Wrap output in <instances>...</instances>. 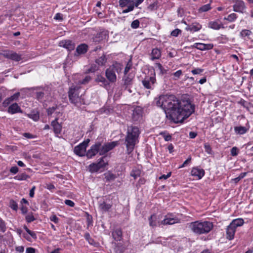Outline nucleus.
Here are the masks:
<instances>
[{
    "label": "nucleus",
    "instance_id": "obj_1",
    "mask_svg": "<svg viewBox=\"0 0 253 253\" xmlns=\"http://www.w3.org/2000/svg\"><path fill=\"white\" fill-rule=\"evenodd\" d=\"M164 111L166 118L175 124L182 123L195 111V105L189 100L179 99L172 94H163L154 100Z\"/></svg>",
    "mask_w": 253,
    "mask_h": 253
},
{
    "label": "nucleus",
    "instance_id": "obj_2",
    "mask_svg": "<svg viewBox=\"0 0 253 253\" xmlns=\"http://www.w3.org/2000/svg\"><path fill=\"white\" fill-rule=\"evenodd\" d=\"M140 133L141 131L138 126L133 125L127 126L125 143L128 154L133 151L135 145L139 142Z\"/></svg>",
    "mask_w": 253,
    "mask_h": 253
},
{
    "label": "nucleus",
    "instance_id": "obj_3",
    "mask_svg": "<svg viewBox=\"0 0 253 253\" xmlns=\"http://www.w3.org/2000/svg\"><path fill=\"white\" fill-rule=\"evenodd\" d=\"M81 87L79 85L72 84L69 88L68 95L70 103L79 108L85 104L84 99L82 95H80Z\"/></svg>",
    "mask_w": 253,
    "mask_h": 253
},
{
    "label": "nucleus",
    "instance_id": "obj_4",
    "mask_svg": "<svg viewBox=\"0 0 253 253\" xmlns=\"http://www.w3.org/2000/svg\"><path fill=\"white\" fill-rule=\"evenodd\" d=\"M189 227L195 234L201 235L209 233L213 228L211 221H196L190 223Z\"/></svg>",
    "mask_w": 253,
    "mask_h": 253
},
{
    "label": "nucleus",
    "instance_id": "obj_5",
    "mask_svg": "<svg viewBox=\"0 0 253 253\" xmlns=\"http://www.w3.org/2000/svg\"><path fill=\"white\" fill-rule=\"evenodd\" d=\"M90 142L89 139H87L83 142L75 147L74 149V153L79 157L85 156L86 148Z\"/></svg>",
    "mask_w": 253,
    "mask_h": 253
},
{
    "label": "nucleus",
    "instance_id": "obj_6",
    "mask_svg": "<svg viewBox=\"0 0 253 253\" xmlns=\"http://www.w3.org/2000/svg\"><path fill=\"white\" fill-rule=\"evenodd\" d=\"M100 141L97 140L95 142L94 144L92 145L89 149L86 151L85 156L88 159H92L97 154H100Z\"/></svg>",
    "mask_w": 253,
    "mask_h": 253
},
{
    "label": "nucleus",
    "instance_id": "obj_7",
    "mask_svg": "<svg viewBox=\"0 0 253 253\" xmlns=\"http://www.w3.org/2000/svg\"><path fill=\"white\" fill-rule=\"evenodd\" d=\"M100 156L105 155L109 151L113 149L116 146L119 145V142L117 141H113L111 142L105 143L103 144L102 141H100Z\"/></svg>",
    "mask_w": 253,
    "mask_h": 253
},
{
    "label": "nucleus",
    "instance_id": "obj_8",
    "mask_svg": "<svg viewBox=\"0 0 253 253\" xmlns=\"http://www.w3.org/2000/svg\"><path fill=\"white\" fill-rule=\"evenodd\" d=\"M143 112V109L140 106H136L134 108L131 119L134 124H137L142 120Z\"/></svg>",
    "mask_w": 253,
    "mask_h": 253
},
{
    "label": "nucleus",
    "instance_id": "obj_9",
    "mask_svg": "<svg viewBox=\"0 0 253 253\" xmlns=\"http://www.w3.org/2000/svg\"><path fill=\"white\" fill-rule=\"evenodd\" d=\"M155 73L151 77H146L142 82L143 86L147 89H153L154 87V84L156 83Z\"/></svg>",
    "mask_w": 253,
    "mask_h": 253
},
{
    "label": "nucleus",
    "instance_id": "obj_10",
    "mask_svg": "<svg viewBox=\"0 0 253 253\" xmlns=\"http://www.w3.org/2000/svg\"><path fill=\"white\" fill-rule=\"evenodd\" d=\"M178 222H179V219L176 217H173L171 214H168L165 218L161 221V223L163 225H172Z\"/></svg>",
    "mask_w": 253,
    "mask_h": 253
},
{
    "label": "nucleus",
    "instance_id": "obj_11",
    "mask_svg": "<svg viewBox=\"0 0 253 253\" xmlns=\"http://www.w3.org/2000/svg\"><path fill=\"white\" fill-rule=\"evenodd\" d=\"M58 118L57 117L51 122V126L53 127V132L57 137L61 134L62 129V126L58 123Z\"/></svg>",
    "mask_w": 253,
    "mask_h": 253
},
{
    "label": "nucleus",
    "instance_id": "obj_12",
    "mask_svg": "<svg viewBox=\"0 0 253 253\" xmlns=\"http://www.w3.org/2000/svg\"><path fill=\"white\" fill-rule=\"evenodd\" d=\"M235 3L233 5V10L235 12L243 13L246 8L244 2L241 0H233Z\"/></svg>",
    "mask_w": 253,
    "mask_h": 253
},
{
    "label": "nucleus",
    "instance_id": "obj_13",
    "mask_svg": "<svg viewBox=\"0 0 253 253\" xmlns=\"http://www.w3.org/2000/svg\"><path fill=\"white\" fill-rule=\"evenodd\" d=\"M191 173L192 176L196 177L198 179H201L205 175V171L204 169L195 167L192 169Z\"/></svg>",
    "mask_w": 253,
    "mask_h": 253
},
{
    "label": "nucleus",
    "instance_id": "obj_14",
    "mask_svg": "<svg viewBox=\"0 0 253 253\" xmlns=\"http://www.w3.org/2000/svg\"><path fill=\"white\" fill-rule=\"evenodd\" d=\"M59 45L71 51L75 49L76 44L71 40H63L60 42Z\"/></svg>",
    "mask_w": 253,
    "mask_h": 253
},
{
    "label": "nucleus",
    "instance_id": "obj_15",
    "mask_svg": "<svg viewBox=\"0 0 253 253\" xmlns=\"http://www.w3.org/2000/svg\"><path fill=\"white\" fill-rule=\"evenodd\" d=\"M7 112L11 114H14L16 113H23V111L21 110L20 107L17 103H13L7 108Z\"/></svg>",
    "mask_w": 253,
    "mask_h": 253
},
{
    "label": "nucleus",
    "instance_id": "obj_16",
    "mask_svg": "<svg viewBox=\"0 0 253 253\" xmlns=\"http://www.w3.org/2000/svg\"><path fill=\"white\" fill-rule=\"evenodd\" d=\"M111 234L114 240L117 242L121 241L123 239V232L120 228L113 229Z\"/></svg>",
    "mask_w": 253,
    "mask_h": 253
},
{
    "label": "nucleus",
    "instance_id": "obj_17",
    "mask_svg": "<svg viewBox=\"0 0 253 253\" xmlns=\"http://www.w3.org/2000/svg\"><path fill=\"white\" fill-rule=\"evenodd\" d=\"M4 56L8 59L15 61H19L22 58L20 55L18 54L17 53L10 51H8L4 54Z\"/></svg>",
    "mask_w": 253,
    "mask_h": 253
},
{
    "label": "nucleus",
    "instance_id": "obj_18",
    "mask_svg": "<svg viewBox=\"0 0 253 253\" xmlns=\"http://www.w3.org/2000/svg\"><path fill=\"white\" fill-rule=\"evenodd\" d=\"M95 82L98 83L101 86L107 88L109 85L108 81L100 75H97L95 79Z\"/></svg>",
    "mask_w": 253,
    "mask_h": 253
},
{
    "label": "nucleus",
    "instance_id": "obj_19",
    "mask_svg": "<svg viewBox=\"0 0 253 253\" xmlns=\"http://www.w3.org/2000/svg\"><path fill=\"white\" fill-rule=\"evenodd\" d=\"M108 37V33L107 31H102L96 34L93 38L94 42H100L103 40H105Z\"/></svg>",
    "mask_w": 253,
    "mask_h": 253
},
{
    "label": "nucleus",
    "instance_id": "obj_20",
    "mask_svg": "<svg viewBox=\"0 0 253 253\" xmlns=\"http://www.w3.org/2000/svg\"><path fill=\"white\" fill-rule=\"evenodd\" d=\"M133 79V76H131L130 75L125 76L123 79L124 81V84L122 87L125 90H126L127 88L130 87V86L132 84Z\"/></svg>",
    "mask_w": 253,
    "mask_h": 253
},
{
    "label": "nucleus",
    "instance_id": "obj_21",
    "mask_svg": "<svg viewBox=\"0 0 253 253\" xmlns=\"http://www.w3.org/2000/svg\"><path fill=\"white\" fill-rule=\"evenodd\" d=\"M112 68L110 67L108 68L105 72V75L107 79L109 82L114 83L116 81L117 77L116 74L112 70Z\"/></svg>",
    "mask_w": 253,
    "mask_h": 253
},
{
    "label": "nucleus",
    "instance_id": "obj_22",
    "mask_svg": "<svg viewBox=\"0 0 253 253\" xmlns=\"http://www.w3.org/2000/svg\"><path fill=\"white\" fill-rule=\"evenodd\" d=\"M88 45L85 43H82L79 45L76 48L75 56L85 54L88 50Z\"/></svg>",
    "mask_w": 253,
    "mask_h": 253
},
{
    "label": "nucleus",
    "instance_id": "obj_23",
    "mask_svg": "<svg viewBox=\"0 0 253 253\" xmlns=\"http://www.w3.org/2000/svg\"><path fill=\"white\" fill-rule=\"evenodd\" d=\"M202 25L197 22H193L191 24L187 25L185 28V30L189 31L191 32H197L201 30Z\"/></svg>",
    "mask_w": 253,
    "mask_h": 253
},
{
    "label": "nucleus",
    "instance_id": "obj_24",
    "mask_svg": "<svg viewBox=\"0 0 253 253\" xmlns=\"http://www.w3.org/2000/svg\"><path fill=\"white\" fill-rule=\"evenodd\" d=\"M236 228L229 224L226 228V238L229 240H232L235 235Z\"/></svg>",
    "mask_w": 253,
    "mask_h": 253
},
{
    "label": "nucleus",
    "instance_id": "obj_25",
    "mask_svg": "<svg viewBox=\"0 0 253 253\" xmlns=\"http://www.w3.org/2000/svg\"><path fill=\"white\" fill-rule=\"evenodd\" d=\"M114 246V250L117 253H123L126 249V247L122 243L112 242Z\"/></svg>",
    "mask_w": 253,
    "mask_h": 253
},
{
    "label": "nucleus",
    "instance_id": "obj_26",
    "mask_svg": "<svg viewBox=\"0 0 253 253\" xmlns=\"http://www.w3.org/2000/svg\"><path fill=\"white\" fill-rule=\"evenodd\" d=\"M151 57L150 59L152 61H154L156 59H159L161 57V51L158 48H153L152 50V52L150 54Z\"/></svg>",
    "mask_w": 253,
    "mask_h": 253
},
{
    "label": "nucleus",
    "instance_id": "obj_27",
    "mask_svg": "<svg viewBox=\"0 0 253 253\" xmlns=\"http://www.w3.org/2000/svg\"><path fill=\"white\" fill-rule=\"evenodd\" d=\"M112 205L111 204L106 203L105 202L103 201L102 203L100 202L99 204V209L102 212H107L112 208Z\"/></svg>",
    "mask_w": 253,
    "mask_h": 253
},
{
    "label": "nucleus",
    "instance_id": "obj_28",
    "mask_svg": "<svg viewBox=\"0 0 253 253\" xmlns=\"http://www.w3.org/2000/svg\"><path fill=\"white\" fill-rule=\"evenodd\" d=\"M27 116L34 121H37L40 119L39 112L36 110H33L30 114H27Z\"/></svg>",
    "mask_w": 253,
    "mask_h": 253
},
{
    "label": "nucleus",
    "instance_id": "obj_29",
    "mask_svg": "<svg viewBox=\"0 0 253 253\" xmlns=\"http://www.w3.org/2000/svg\"><path fill=\"white\" fill-rule=\"evenodd\" d=\"M244 223V221L242 218H237L233 220L230 224L235 228H237L238 227L242 226Z\"/></svg>",
    "mask_w": 253,
    "mask_h": 253
},
{
    "label": "nucleus",
    "instance_id": "obj_30",
    "mask_svg": "<svg viewBox=\"0 0 253 253\" xmlns=\"http://www.w3.org/2000/svg\"><path fill=\"white\" fill-rule=\"evenodd\" d=\"M106 156H103L98 159V161L96 164L97 165L100 170L104 169L106 166L108 165V163L104 161V159L106 158Z\"/></svg>",
    "mask_w": 253,
    "mask_h": 253
},
{
    "label": "nucleus",
    "instance_id": "obj_31",
    "mask_svg": "<svg viewBox=\"0 0 253 253\" xmlns=\"http://www.w3.org/2000/svg\"><path fill=\"white\" fill-rule=\"evenodd\" d=\"M122 65L121 64L116 62L114 63H113V65L112 66H110L109 67L110 68H112V69H113L112 70L116 74V72H117L118 73L121 72V71L122 70Z\"/></svg>",
    "mask_w": 253,
    "mask_h": 253
},
{
    "label": "nucleus",
    "instance_id": "obj_32",
    "mask_svg": "<svg viewBox=\"0 0 253 253\" xmlns=\"http://www.w3.org/2000/svg\"><path fill=\"white\" fill-rule=\"evenodd\" d=\"M209 27L214 30H219L221 28H224L221 26V24H219L217 21H210L209 23Z\"/></svg>",
    "mask_w": 253,
    "mask_h": 253
},
{
    "label": "nucleus",
    "instance_id": "obj_33",
    "mask_svg": "<svg viewBox=\"0 0 253 253\" xmlns=\"http://www.w3.org/2000/svg\"><path fill=\"white\" fill-rule=\"evenodd\" d=\"M234 130L237 134H244L247 132L248 129L245 126H239L234 127Z\"/></svg>",
    "mask_w": 253,
    "mask_h": 253
},
{
    "label": "nucleus",
    "instance_id": "obj_34",
    "mask_svg": "<svg viewBox=\"0 0 253 253\" xmlns=\"http://www.w3.org/2000/svg\"><path fill=\"white\" fill-rule=\"evenodd\" d=\"M104 175L105 176V179H106V182H110L113 181L117 177L115 174L109 171L105 173Z\"/></svg>",
    "mask_w": 253,
    "mask_h": 253
},
{
    "label": "nucleus",
    "instance_id": "obj_35",
    "mask_svg": "<svg viewBox=\"0 0 253 253\" xmlns=\"http://www.w3.org/2000/svg\"><path fill=\"white\" fill-rule=\"evenodd\" d=\"M88 169L89 171L91 173L96 172L100 170L96 163L90 164L88 166Z\"/></svg>",
    "mask_w": 253,
    "mask_h": 253
},
{
    "label": "nucleus",
    "instance_id": "obj_36",
    "mask_svg": "<svg viewBox=\"0 0 253 253\" xmlns=\"http://www.w3.org/2000/svg\"><path fill=\"white\" fill-rule=\"evenodd\" d=\"M107 61V58L104 55H103L98 59H96L95 62L98 66L104 65Z\"/></svg>",
    "mask_w": 253,
    "mask_h": 253
},
{
    "label": "nucleus",
    "instance_id": "obj_37",
    "mask_svg": "<svg viewBox=\"0 0 253 253\" xmlns=\"http://www.w3.org/2000/svg\"><path fill=\"white\" fill-rule=\"evenodd\" d=\"M157 217L155 214L151 215L148 218L149 225L152 227L156 226Z\"/></svg>",
    "mask_w": 253,
    "mask_h": 253
},
{
    "label": "nucleus",
    "instance_id": "obj_38",
    "mask_svg": "<svg viewBox=\"0 0 253 253\" xmlns=\"http://www.w3.org/2000/svg\"><path fill=\"white\" fill-rule=\"evenodd\" d=\"M252 34L251 31L247 29H244L241 31L240 33V37L242 38H245L246 37H249ZM250 39V38H248Z\"/></svg>",
    "mask_w": 253,
    "mask_h": 253
},
{
    "label": "nucleus",
    "instance_id": "obj_39",
    "mask_svg": "<svg viewBox=\"0 0 253 253\" xmlns=\"http://www.w3.org/2000/svg\"><path fill=\"white\" fill-rule=\"evenodd\" d=\"M159 134L162 136L166 141H169L171 140L172 136L167 131H164L160 132Z\"/></svg>",
    "mask_w": 253,
    "mask_h": 253
},
{
    "label": "nucleus",
    "instance_id": "obj_40",
    "mask_svg": "<svg viewBox=\"0 0 253 253\" xmlns=\"http://www.w3.org/2000/svg\"><path fill=\"white\" fill-rule=\"evenodd\" d=\"M237 18V15L236 14L233 13L228 15L227 17L224 18V20L228 21L229 22H232L235 21Z\"/></svg>",
    "mask_w": 253,
    "mask_h": 253
},
{
    "label": "nucleus",
    "instance_id": "obj_41",
    "mask_svg": "<svg viewBox=\"0 0 253 253\" xmlns=\"http://www.w3.org/2000/svg\"><path fill=\"white\" fill-rule=\"evenodd\" d=\"M29 178H30V176L26 174L25 173H22L21 174L17 175L14 177V178L15 179L20 180V181L25 180Z\"/></svg>",
    "mask_w": 253,
    "mask_h": 253
},
{
    "label": "nucleus",
    "instance_id": "obj_42",
    "mask_svg": "<svg viewBox=\"0 0 253 253\" xmlns=\"http://www.w3.org/2000/svg\"><path fill=\"white\" fill-rule=\"evenodd\" d=\"M133 2V0H120L119 5L121 7H124L126 6L127 4H130L132 2Z\"/></svg>",
    "mask_w": 253,
    "mask_h": 253
},
{
    "label": "nucleus",
    "instance_id": "obj_43",
    "mask_svg": "<svg viewBox=\"0 0 253 253\" xmlns=\"http://www.w3.org/2000/svg\"><path fill=\"white\" fill-rule=\"evenodd\" d=\"M99 69V66L95 64H93L91 65L89 68L87 70L86 73H94L95 71H97Z\"/></svg>",
    "mask_w": 253,
    "mask_h": 253
},
{
    "label": "nucleus",
    "instance_id": "obj_44",
    "mask_svg": "<svg viewBox=\"0 0 253 253\" xmlns=\"http://www.w3.org/2000/svg\"><path fill=\"white\" fill-rule=\"evenodd\" d=\"M9 207L13 210L17 211L18 210V204L13 200H11L9 202Z\"/></svg>",
    "mask_w": 253,
    "mask_h": 253
},
{
    "label": "nucleus",
    "instance_id": "obj_45",
    "mask_svg": "<svg viewBox=\"0 0 253 253\" xmlns=\"http://www.w3.org/2000/svg\"><path fill=\"white\" fill-rule=\"evenodd\" d=\"M156 66L158 67L160 72V74L161 75H163L164 74H166L167 73V70L165 69L161 64L160 63H156Z\"/></svg>",
    "mask_w": 253,
    "mask_h": 253
},
{
    "label": "nucleus",
    "instance_id": "obj_46",
    "mask_svg": "<svg viewBox=\"0 0 253 253\" xmlns=\"http://www.w3.org/2000/svg\"><path fill=\"white\" fill-rule=\"evenodd\" d=\"M36 99L39 101L42 102L43 99L44 93L42 91L37 92L36 93Z\"/></svg>",
    "mask_w": 253,
    "mask_h": 253
},
{
    "label": "nucleus",
    "instance_id": "obj_47",
    "mask_svg": "<svg viewBox=\"0 0 253 253\" xmlns=\"http://www.w3.org/2000/svg\"><path fill=\"white\" fill-rule=\"evenodd\" d=\"M91 77L89 76H86L84 79L79 81V83L81 84H86L91 80Z\"/></svg>",
    "mask_w": 253,
    "mask_h": 253
},
{
    "label": "nucleus",
    "instance_id": "obj_48",
    "mask_svg": "<svg viewBox=\"0 0 253 253\" xmlns=\"http://www.w3.org/2000/svg\"><path fill=\"white\" fill-rule=\"evenodd\" d=\"M57 109V106L56 105L52 107H49L46 109V113L48 116H51Z\"/></svg>",
    "mask_w": 253,
    "mask_h": 253
},
{
    "label": "nucleus",
    "instance_id": "obj_49",
    "mask_svg": "<svg viewBox=\"0 0 253 253\" xmlns=\"http://www.w3.org/2000/svg\"><path fill=\"white\" fill-rule=\"evenodd\" d=\"M24 228L27 232V233L29 234L33 239H37V237L36 234L33 232L29 230L26 225L24 226Z\"/></svg>",
    "mask_w": 253,
    "mask_h": 253
},
{
    "label": "nucleus",
    "instance_id": "obj_50",
    "mask_svg": "<svg viewBox=\"0 0 253 253\" xmlns=\"http://www.w3.org/2000/svg\"><path fill=\"white\" fill-rule=\"evenodd\" d=\"M25 219L28 223H31L35 220L36 218L34 217L33 213L31 212L26 216Z\"/></svg>",
    "mask_w": 253,
    "mask_h": 253
},
{
    "label": "nucleus",
    "instance_id": "obj_51",
    "mask_svg": "<svg viewBox=\"0 0 253 253\" xmlns=\"http://www.w3.org/2000/svg\"><path fill=\"white\" fill-rule=\"evenodd\" d=\"M141 172L140 170L136 169V170H132L130 173V175L134 178V179H136L138 177L140 176Z\"/></svg>",
    "mask_w": 253,
    "mask_h": 253
},
{
    "label": "nucleus",
    "instance_id": "obj_52",
    "mask_svg": "<svg viewBox=\"0 0 253 253\" xmlns=\"http://www.w3.org/2000/svg\"><path fill=\"white\" fill-rule=\"evenodd\" d=\"M192 47L200 50H205V47L203 43H195L192 45Z\"/></svg>",
    "mask_w": 253,
    "mask_h": 253
},
{
    "label": "nucleus",
    "instance_id": "obj_53",
    "mask_svg": "<svg viewBox=\"0 0 253 253\" xmlns=\"http://www.w3.org/2000/svg\"><path fill=\"white\" fill-rule=\"evenodd\" d=\"M131 66H132L131 61V60H129V61L127 62V63L125 67V70H124L125 75H126L127 74V73L129 72V70L131 68Z\"/></svg>",
    "mask_w": 253,
    "mask_h": 253
},
{
    "label": "nucleus",
    "instance_id": "obj_54",
    "mask_svg": "<svg viewBox=\"0 0 253 253\" xmlns=\"http://www.w3.org/2000/svg\"><path fill=\"white\" fill-rule=\"evenodd\" d=\"M211 9L210 4H207L203 5L200 8V11L201 12H206Z\"/></svg>",
    "mask_w": 253,
    "mask_h": 253
},
{
    "label": "nucleus",
    "instance_id": "obj_55",
    "mask_svg": "<svg viewBox=\"0 0 253 253\" xmlns=\"http://www.w3.org/2000/svg\"><path fill=\"white\" fill-rule=\"evenodd\" d=\"M239 152V149L236 147H233L231 149V155L232 156H237Z\"/></svg>",
    "mask_w": 253,
    "mask_h": 253
},
{
    "label": "nucleus",
    "instance_id": "obj_56",
    "mask_svg": "<svg viewBox=\"0 0 253 253\" xmlns=\"http://www.w3.org/2000/svg\"><path fill=\"white\" fill-rule=\"evenodd\" d=\"M204 148L205 151L209 154H211L212 152V149L210 145L208 143H205L204 144Z\"/></svg>",
    "mask_w": 253,
    "mask_h": 253
},
{
    "label": "nucleus",
    "instance_id": "obj_57",
    "mask_svg": "<svg viewBox=\"0 0 253 253\" xmlns=\"http://www.w3.org/2000/svg\"><path fill=\"white\" fill-rule=\"evenodd\" d=\"M6 225L5 222L0 217V230L2 232L6 231Z\"/></svg>",
    "mask_w": 253,
    "mask_h": 253
},
{
    "label": "nucleus",
    "instance_id": "obj_58",
    "mask_svg": "<svg viewBox=\"0 0 253 253\" xmlns=\"http://www.w3.org/2000/svg\"><path fill=\"white\" fill-rule=\"evenodd\" d=\"M140 22L138 19L133 21L131 23V27L132 29H137L139 27Z\"/></svg>",
    "mask_w": 253,
    "mask_h": 253
},
{
    "label": "nucleus",
    "instance_id": "obj_59",
    "mask_svg": "<svg viewBox=\"0 0 253 253\" xmlns=\"http://www.w3.org/2000/svg\"><path fill=\"white\" fill-rule=\"evenodd\" d=\"M49 219L55 224L58 223L60 220V219L55 214L51 215L49 217Z\"/></svg>",
    "mask_w": 253,
    "mask_h": 253
},
{
    "label": "nucleus",
    "instance_id": "obj_60",
    "mask_svg": "<svg viewBox=\"0 0 253 253\" xmlns=\"http://www.w3.org/2000/svg\"><path fill=\"white\" fill-rule=\"evenodd\" d=\"M134 4L131 3L128 5L127 8L126 9L123 10L122 12H123V13H128L130 11H132L134 9Z\"/></svg>",
    "mask_w": 253,
    "mask_h": 253
},
{
    "label": "nucleus",
    "instance_id": "obj_61",
    "mask_svg": "<svg viewBox=\"0 0 253 253\" xmlns=\"http://www.w3.org/2000/svg\"><path fill=\"white\" fill-rule=\"evenodd\" d=\"M182 31L181 30L179 29H176L174 30H173L171 32V35L173 37H177L179 34H180L181 33Z\"/></svg>",
    "mask_w": 253,
    "mask_h": 253
},
{
    "label": "nucleus",
    "instance_id": "obj_62",
    "mask_svg": "<svg viewBox=\"0 0 253 253\" xmlns=\"http://www.w3.org/2000/svg\"><path fill=\"white\" fill-rule=\"evenodd\" d=\"M101 110L102 112L106 114H109L113 111V109L111 108H102Z\"/></svg>",
    "mask_w": 253,
    "mask_h": 253
},
{
    "label": "nucleus",
    "instance_id": "obj_63",
    "mask_svg": "<svg viewBox=\"0 0 253 253\" xmlns=\"http://www.w3.org/2000/svg\"><path fill=\"white\" fill-rule=\"evenodd\" d=\"M204 70L203 69L201 68H195L191 71L193 75H197L200 74L203 72Z\"/></svg>",
    "mask_w": 253,
    "mask_h": 253
},
{
    "label": "nucleus",
    "instance_id": "obj_64",
    "mask_svg": "<svg viewBox=\"0 0 253 253\" xmlns=\"http://www.w3.org/2000/svg\"><path fill=\"white\" fill-rule=\"evenodd\" d=\"M20 96V93L19 92H16L14 93L13 95L11 96L10 97H8L11 102L13 101L14 100H16L18 99Z\"/></svg>",
    "mask_w": 253,
    "mask_h": 253
}]
</instances>
